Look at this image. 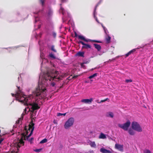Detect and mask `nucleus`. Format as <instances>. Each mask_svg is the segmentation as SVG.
<instances>
[{
    "label": "nucleus",
    "mask_w": 153,
    "mask_h": 153,
    "mask_svg": "<svg viewBox=\"0 0 153 153\" xmlns=\"http://www.w3.org/2000/svg\"><path fill=\"white\" fill-rule=\"evenodd\" d=\"M4 138H1L0 139V144L1 143L2 141L4 140Z\"/></svg>",
    "instance_id": "nucleus-38"
},
{
    "label": "nucleus",
    "mask_w": 153,
    "mask_h": 153,
    "mask_svg": "<svg viewBox=\"0 0 153 153\" xmlns=\"http://www.w3.org/2000/svg\"><path fill=\"white\" fill-rule=\"evenodd\" d=\"M78 36L77 34L76 33V32H75V37H76L77 36L78 37Z\"/></svg>",
    "instance_id": "nucleus-46"
},
{
    "label": "nucleus",
    "mask_w": 153,
    "mask_h": 153,
    "mask_svg": "<svg viewBox=\"0 0 153 153\" xmlns=\"http://www.w3.org/2000/svg\"><path fill=\"white\" fill-rule=\"evenodd\" d=\"M131 128L132 129L139 132L142 131V129L139 124L136 122H133L131 123Z\"/></svg>",
    "instance_id": "nucleus-5"
},
{
    "label": "nucleus",
    "mask_w": 153,
    "mask_h": 153,
    "mask_svg": "<svg viewBox=\"0 0 153 153\" xmlns=\"http://www.w3.org/2000/svg\"><path fill=\"white\" fill-rule=\"evenodd\" d=\"M78 43H81L82 45H83L84 46L82 47V48H83L90 49L91 48V46L90 45L86 44L82 41H79L78 42Z\"/></svg>",
    "instance_id": "nucleus-10"
},
{
    "label": "nucleus",
    "mask_w": 153,
    "mask_h": 153,
    "mask_svg": "<svg viewBox=\"0 0 153 153\" xmlns=\"http://www.w3.org/2000/svg\"><path fill=\"white\" fill-rule=\"evenodd\" d=\"M26 111V108H25V111Z\"/></svg>",
    "instance_id": "nucleus-55"
},
{
    "label": "nucleus",
    "mask_w": 153,
    "mask_h": 153,
    "mask_svg": "<svg viewBox=\"0 0 153 153\" xmlns=\"http://www.w3.org/2000/svg\"><path fill=\"white\" fill-rule=\"evenodd\" d=\"M20 120V119H19V120H18L16 121V124H18V123H19Z\"/></svg>",
    "instance_id": "nucleus-43"
},
{
    "label": "nucleus",
    "mask_w": 153,
    "mask_h": 153,
    "mask_svg": "<svg viewBox=\"0 0 153 153\" xmlns=\"http://www.w3.org/2000/svg\"><path fill=\"white\" fill-rule=\"evenodd\" d=\"M78 38L79 39L83 40L86 42H90V39H86L85 37L82 35H78Z\"/></svg>",
    "instance_id": "nucleus-13"
},
{
    "label": "nucleus",
    "mask_w": 153,
    "mask_h": 153,
    "mask_svg": "<svg viewBox=\"0 0 153 153\" xmlns=\"http://www.w3.org/2000/svg\"><path fill=\"white\" fill-rule=\"evenodd\" d=\"M130 54L129 53V52H128L127 53H126V57H127Z\"/></svg>",
    "instance_id": "nucleus-40"
},
{
    "label": "nucleus",
    "mask_w": 153,
    "mask_h": 153,
    "mask_svg": "<svg viewBox=\"0 0 153 153\" xmlns=\"http://www.w3.org/2000/svg\"><path fill=\"white\" fill-rule=\"evenodd\" d=\"M46 89H43L42 91H45V90H46Z\"/></svg>",
    "instance_id": "nucleus-50"
},
{
    "label": "nucleus",
    "mask_w": 153,
    "mask_h": 153,
    "mask_svg": "<svg viewBox=\"0 0 153 153\" xmlns=\"http://www.w3.org/2000/svg\"><path fill=\"white\" fill-rule=\"evenodd\" d=\"M111 37L108 35L107 37L105 38V40L107 43H109L110 42Z\"/></svg>",
    "instance_id": "nucleus-16"
},
{
    "label": "nucleus",
    "mask_w": 153,
    "mask_h": 153,
    "mask_svg": "<svg viewBox=\"0 0 153 153\" xmlns=\"http://www.w3.org/2000/svg\"><path fill=\"white\" fill-rule=\"evenodd\" d=\"M53 123H56L55 122V121H53Z\"/></svg>",
    "instance_id": "nucleus-54"
},
{
    "label": "nucleus",
    "mask_w": 153,
    "mask_h": 153,
    "mask_svg": "<svg viewBox=\"0 0 153 153\" xmlns=\"http://www.w3.org/2000/svg\"><path fill=\"white\" fill-rule=\"evenodd\" d=\"M51 49L52 51H53L55 53H56L57 52V51L55 49V46L54 45H52L51 46Z\"/></svg>",
    "instance_id": "nucleus-23"
},
{
    "label": "nucleus",
    "mask_w": 153,
    "mask_h": 153,
    "mask_svg": "<svg viewBox=\"0 0 153 153\" xmlns=\"http://www.w3.org/2000/svg\"><path fill=\"white\" fill-rule=\"evenodd\" d=\"M115 148L120 152H123V145H121L119 144L116 143L115 144Z\"/></svg>",
    "instance_id": "nucleus-9"
},
{
    "label": "nucleus",
    "mask_w": 153,
    "mask_h": 153,
    "mask_svg": "<svg viewBox=\"0 0 153 153\" xmlns=\"http://www.w3.org/2000/svg\"><path fill=\"white\" fill-rule=\"evenodd\" d=\"M34 13L37 14V13Z\"/></svg>",
    "instance_id": "nucleus-56"
},
{
    "label": "nucleus",
    "mask_w": 153,
    "mask_h": 153,
    "mask_svg": "<svg viewBox=\"0 0 153 153\" xmlns=\"http://www.w3.org/2000/svg\"><path fill=\"white\" fill-rule=\"evenodd\" d=\"M100 151L102 153H112V152L109 150L105 149L104 148L100 149Z\"/></svg>",
    "instance_id": "nucleus-12"
},
{
    "label": "nucleus",
    "mask_w": 153,
    "mask_h": 153,
    "mask_svg": "<svg viewBox=\"0 0 153 153\" xmlns=\"http://www.w3.org/2000/svg\"><path fill=\"white\" fill-rule=\"evenodd\" d=\"M53 14V12L51 9H49L48 11V16H51Z\"/></svg>",
    "instance_id": "nucleus-20"
},
{
    "label": "nucleus",
    "mask_w": 153,
    "mask_h": 153,
    "mask_svg": "<svg viewBox=\"0 0 153 153\" xmlns=\"http://www.w3.org/2000/svg\"><path fill=\"white\" fill-rule=\"evenodd\" d=\"M39 19V18L38 17H35V22H37Z\"/></svg>",
    "instance_id": "nucleus-39"
},
{
    "label": "nucleus",
    "mask_w": 153,
    "mask_h": 153,
    "mask_svg": "<svg viewBox=\"0 0 153 153\" xmlns=\"http://www.w3.org/2000/svg\"><path fill=\"white\" fill-rule=\"evenodd\" d=\"M104 31H105V33L107 34V29L106 28V29H104Z\"/></svg>",
    "instance_id": "nucleus-44"
},
{
    "label": "nucleus",
    "mask_w": 153,
    "mask_h": 153,
    "mask_svg": "<svg viewBox=\"0 0 153 153\" xmlns=\"http://www.w3.org/2000/svg\"><path fill=\"white\" fill-rule=\"evenodd\" d=\"M76 108L78 109H80L81 108Z\"/></svg>",
    "instance_id": "nucleus-53"
},
{
    "label": "nucleus",
    "mask_w": 153,
    "mask_h": 153,
    "mask_svg": "<svg viewBox=\"0 0 153 153\" xmlns=\"http://www.w3.org/2000/svg\"><path fill=\"white\" fill-rule=\"evenodd\" d=\"M144 153H152L151 151L149 149H145L143 151Z\"/></svg>",
    "instance_id": "nucleus-30"
},
{
    "label": "nucleus",
    "mask_w": 153,
    "mask_h": 153,
    "mask_svg": "<svg viewBox=\"0 0 153 153\" xmlns=\"http://www.w3.org/2000/svg\"><path fill=\"white\" fill-rule=\"evenodd\" d=\"M102 26L103 27L104 29H106L105 27L104 26L102 25Z\"/></svg>",
    "instance_id": "nucleus-49"
},
{
    "label": "nucleus",
    "mask_w": 153,
    "mask_h": 153,
    "mask_svg": "<svg viewBox=\"0 0 153 153\" xmlns=\"http://www.w3.org/2000/svg\"><path fill=\"white\" fill-rule=\"evenodd\" d=\"M130 124V121L128 120L123 124H118V126L119 127L123 129L124 130L127 131Z\"/></svg>",
    "instance_id": "nucleus-6"
},
{
    "label": "nucleus",
    "mask_w": 153,
    "mask_h": 153,
    "mask_svg": "<svg viewBox=\"0 0 153 153\" xmlns=\"http://www.w3.org/2000/svg\"><path fill=\"white\" fill-rule=\"evenodd\" d=\"M70 76H69V77H68V79L69 80H70L71 79H69V78H70Z\"/></svg>",
    "instance_id": "nucleus-52"
},
{
    "label": "nucleus",
    "mask_w": 153,
    "mask_h": 153,
    "mask_svg": "<svg viewBox=\"0 0 153 153\" xmlns=\"http://www.w3.org/2000/svg\"><path fill=\"white\" fill-rule=\"evenodd\" d=\"M39 2L42 6H43L45 4V0H39Z\"/></svg>",
    "instance_id": "nucleus-29"
},
{
    "label": "nucleus",
    "mask_w": 153,
    "mask_h": 153,
    "mask_svg": "<svg viewBox=\"0 0 153 153\" xmlns=\"http://www.w3.org/2000/svg\"><path fill=\"white\" fill-rule=\"evenodd\" d=\"M94 45L95 48L97 49L98 51H100L101 49V47L99 45L94 44Z\"/></svg>",
    "instance_id": "nucleus-14"
},
{
    "label": "nucleus",
    "mask_w": 153,
    "mask_h": 153,
    "mask_svg": "<svg viewBox=\"0 0 153 153\" xmlns=\"http://www.w3.org/2000/svg\"><path fill=\"white\" fill-rule=\"evenodd\" d=\"M53 35L54 37H55L56 36V34L55 32H53Z\"/></svg>",
    "instance_id": "nucleus-41"
},
{
    "label": "nucleus",
    "mask_w": 153,
    "mask_h": 153,
    "mask_svg": "<svg viewBox=\"0 0 153 153\" xmlns=\"http://www.w3.org/2000/svg\"><path fill=\"white\" fill-rule=\"evenodd\" d=\"M106 116L108 117H110L111 118H113L114 117V114L112 112H109L107 113Z\"/></svg>",
    "instance_id": "nucleus-18"
},
{
    "label": "nucleus",
    "mask_w": 153,
    "mask_h": 153,
    "mask_svg": "<svg viewBox=\"0 0 153 153\" xmlns=\"http://www.w3.org/2000/svg\"><path fill=\"white\" fill-rule=\"evenodd\" d=\"M93 101L92 98H90V99H84L81 100V102H82L86 104H91L92 101Z\"/></svg>",
    "instance_id": "nucleus-11"
},
{
    "label": "nucleus",
    "mask_w": 153,
    "mask_h": 153,
    "mask_svg": "<svg viewBox=\"0 0 153 153\" xmlns=\"http://www.w3.org/2000/svg\"><path fill=\"white\" fill-rule=\"evenodd\" d=\"M66 114V113H65L64 114H62V113H59L57 114V116H60L63 115V116H65V115Z\"/></svg>",
    "instance_id": "nucleus-31"
},
{
    "label": "nucleus",
    "mask_w": 153,
    "mask_h": 153,
    "mask_svg": "<svg viewBox=\"0 0 153 153\" xmlns=\"http://www.w3.org/2000/svg\"><path fill=\"white\" fill-rule=\"evenodd\" d=\"M132 81L131 79H126V82L127 83H128L129 82H131Z\"/></svg>",
    "instance_id": "nucleus-35"
},
{
    "label": "nucleus",
    "mask_w": 153,
    "mask_h": 153,
    "mask_svg": "<svg viewBox=\"0 0 153 153\" xmlns=\"http://www.w3.org/2000/svg\"><path fill=\"white\" fill-rule=\"evenodd\" d=\"M62 4H60V5L61 6ZM59 12L62 13L63 15L65 13V10L61 6L59 10Z\"/></svg>",
    "instance_id": "nucleus-22"
},
{
    "label": "nucleus",
    "mask_w": 153,
    "mask_h": 153,
    "mask_svg": "<svg viewBox=\"0 0 153 153\" xmlns=\"http://www.w3.org/2000/svg\"><path fill=\"white\" fill-rule=\"evenodd\" d=\"M97 73L94 74L93 75L90 76L88 77V78L89 79H91L94 78V77L96 76H97Z\"/></svg>",
    "instance_id": "nucleus-25"
},
{
    "label": "nucleus",
    "mask_w": 153,
    "mask_h": 153,
    "mask_svg": "<svg viewBox=\"0 0 153 153\" xmlns=\"http://www.w3.org/2000/svg\"><path fill=\"white\" fill-rule=\"evenodd\" d=\"M99 137L100 138L105 139L106 137L105 135L104 134L101 133Z\"/></svg>",
    "instance_id": "nucleus-24"
},
{
    "label": "nucleus",
    "mask_w": 153,
    "mask_h": 153,
    "mask_svg": "<svg viewBox=\"0 0 153 153\" xmlns=\"http://www.w3.org/2000/svg\"><path fill=\"white\" fill-rule=\"evenodd\" d=\"M55 85V83L54 82H52L51 83V85L52 87H54Z\"/></svg>",
    "instance_id": "nucleus-37"
},
{
    "label": "nucleus",
    "mask_w": 153,
    "mask_h": 153,
    "mask_svg": "<svg viewBox=\"0 0 153 153\" xmlns=\"http://www.w3.org/2000/svg\"><path fill=\"white\" fill-rule=\"evenodd\" d=\"M108 99V98H106V99H105V100H101L100 102L99 103H100V102H105V101H106Z\"/></svg>",
    "instance_id": "nucleus-36"
},
{
    "label": "nucleus",
    "mask_w": 153,
    "mask_h": 153,
    "mask_svg": "<svg viewBox=\"0 0 153 153\" xmlns=\"http://www.w3.org/2000/svg\"><path fill=\"white\" fill-rule=\"evenodd\" d=\"M44 78L46 80L51 81L54 79H57L56 81H59L62 79V77L59 75V72L52 69L49 71H48L47 73L44 74Z\"/></svg>",
    "instance_id": "nucleus-2"
},
{
    "label": "nucleus",
    "mask_w": 153,
    "mask_h": 153,
    "mask_svg": "<svg viewBox=\"0 0 153 153\" xmlns=\"http://www.w3.org/2000/svg\"><path fill=\"white\" fill-rule=\"evenodd\" d=\"M42 92V90L39 88H36L35 91L33 93V95L34 96L38 97L41 95V93Z\"/></svg>",
    "instance_id": "nucleus-8"
},
{
    "label": "nucleus",
    "mask_w": 153,
    "mask_h": 153,
    "mask_svg": "<svg viewBox=\"0 0 153 153\" xmlns=\"http://www.w3.org/2000/svg\"><path fill=\"white\" fill-rule=\"evenodd\" d=\"M78 75H76V76H74L72 77V78L74 79L75 78L77 77L78 76Z\"/></svg>",
    "instance_id": "nucleus-42"
},
{
    "label": "nucleus",
    "mask_w": 153,
    "mask_h": 153,
    "mask_svg": "<svg viewBox=\"0 0 153 153\" xmlns=\"http://www.w3.org/2000/svg\"><path fill=\"white\" fill-rule=\"evenodd\" d=\"M90 146L92 147L95 148L96 146V145L95 143L94 142L90 141V143L89 144Z\"/></svg>",
    "instance_id": "nucleus-17"
},
{
    "label": "nucleus",
    "mask_w": 153,
    "mask_h": 153,
    "mask_svg": "<svg viewBox=\"0 0 153 153\" xmlns=\"http://www.w3.org/2000/svg\"><path fill=\"white\" fill-rule=\"evenodd\" d=\"M90 42H95L98 43H101L102 42L100 41H97V40H91L90 39Z\"/></svg>",
    "instance_id": "nucleus-28"
},
{
    "label": "nucleus",
    "mask_w": 153,
    "mask_h": 153,
    "mask_svg": "<svg viewBox=\"0 0 153 153\" xmlns=\"http://www.w3.org/2000/svg\"><path fill=\"white\" fill-rule=\"evenodd\" d=\"M34 124L32 121L29 124L28 127L25 126L24 129L25 132H26V133L25 134V133H23L21 134V137L17 145V148L24 145V142L23 141V140H28V138L32 134L34 128Z\"/></svg>",
    "instance_id": "nucleus-1"
},
{
    "label": "nucleus",
    "mask_w": 153,
    "mask_h": 153,
    "mask_svg": "<svg viewBox=\"0 0 153 153\" xmlns=\"http://www.w3.org/2000/svg\"><path fill=\"white\" fill-rule=\"evenodd\" d=\"M74 120L73 118L71 117L69 118L65 122L64 125L65 128L67 129L72 126L74 123Z\"/></svg>",
    "instance_id": "nucleus-7"
},
{
    "label": "nucleus",
    "mask_w": 153,
    "mask_h": 153,
    "mask_svg": "<svg viewBox=\"0 0 153 153\" xmlns=\"http://www.w3.org/2000/svg\"><path fill=\"white\" fill-rule=\"evenodd\" d=\"M47 139H46V138H45L44 139H43V140H42L40 142V143H46L47 142Z\"/></svg>",
    "instance_id": "nucleus-27"
},
{
    "label": "nucleus",
    "mask_w": 153,
    "mask_h": 153,
    "mask_svg": "<svg viewBox=\"0 0 153 153\" xmlns=\"http://www.w3.org/2000/svg\"><path fill=\"white\" fill-rule=\"evenodd\" d=\"M41 27V25H39L38 26L39 28Z\"/></svg>",
    "instance_id": "nucleus-51"
},
{
    "label": "nucleus",
    "mask_w": 153,
    "mask_h": 153,
    "mask_svg": "<svg viewBox=\"0 0 153 153\" xmlns=\"http://www.w3.org/2000/svg\"><path fill=\"white\" fill-rule=\"evenodd\" d=\"M18 90V91L16 93V97L17 100L20 102H23L25 105L27 106L28 105V102H30V100L31 98L30 97H27L24 96H22L20 94L21 91L20 89V87L17 86Z\"/></svg>",
    "instance_id": "nucleus-3"
},
{
    "label": "nucleus",
    "mask_w": 153,
    "mask_h": 153,
    "mask_svg": "<svg viewBox=\"0 0 153 153\" xmlns=\"http://www.w3.org/2000/svg\"><path fill=\"white\" fill-rule=\"evenodd\" d=\"M136 50V49H134L133 50H131V51H130L129 52V53L131 54V53H133V52H134Z\"/></svg>",
    "instance_id": "nucleus-33"
},
{
    "label": "nucleus",
    "mask_w": 153,
    "mask_h": 153,
    "mask_svg": "<svg viewBox=\"0 0 153 153\" xmlns=\"http://www.w3.org/2000/svg\"><path fill=\"white\" fill-rule=\"evenodd\" d=\"M49 56L52 58H53L54 59H56V57L52 53H50L49 55Z\"/></svg>",
    "instance_id": "nucleus-26"
},
{
    "label": "nucleus",
    "mask_w": 153,
    "mask_h": 153,
    "mask_svg": "<svg viewBox=\"0 0 153 153\" xmlns=\"http://www.w3.org/2000/svg\"><path fill=\"white\" fill-rule=\"evenodd\" d=\"M38 101H36L35 102L30 103V101L28 102V105H30L31 107L29 108V110L31 109L30 111L33 113L34 111L38 110L40 108V106L39 105Z\"/></svg>",
    "instance_id": "nucleus-4"
},
{
    "label": "nucleus",
    "mask_w": 153,
    "mask_h": 153,
    "mask_svg": "<svg viewBox=\"0 0 153 153\" xmlns=\"http://www.w3.org/2000/svg\"><path fill=\"white\" fill-rule=\"evenodd\" d=\"M11 94V95H12V96L13 97H14V96H15H15H16V94H12V93Z\"/></svg>",
    "instance_id": "nucleus-48"
},
{
    "label": "nucleus",
    "mask_w": 153,
    "mask_h": 153,
    "mask_svg": "<svg viewBox=\"0 0 153 153\" xmlns=\"http://www.w3.org/2000/svg\"><path fill=\"white\" fill-rule=\"evenodd\" d=\"M97 6V5H96L95 8L94 10V17L95 19H96V21H97V22L98 23H99V21L98 20L97 18L95 16V15L96 10Z\"/></svg>",
    "instance_id": "nucleus-15"
},
{
    "label": "nucleus",
    "mask_w": 153,
    "mask_h": 153,
    "mask_svg": "<svg viewBox=\"0 0 153 153\" xmlns=\"http://www.w3.org/2000/svg\"><path fill=\"white\" fill-rule=\"evenodd\" d=\"M81 67L84 68V69H85V66L84 65V63H82L81 64Z\"/></svg>",
    "instance_id": "nucleus-34"
},
{
    "label": "nucleus",
    "mask_w": 153,
    "mask_h": 153,
    "mask_svg": "<svg viewBox=\"0 0 153 153\" xmlns=\"http://www.w3.org/2000/svg\"><path fill=\"white\" fill-rule=\"evenodd\" d=\"M84 53L83 52H79L77 53L76 55L84 57Z\"/></svg>",
    "instance_id": "nucleus-19"
},
{
    "label": "nucleus",
    "mask_w": 153,
    "mask_h": 153,
    "mask_svg": "<svg viewBox=\"0 0 153 153\" xmlns=\"http://www.w3.org/2000/svg\"><path fill=\"white\" fill-rule=\"evenodd\" d=\"M33 140V137H31V139L29 140V141L30 142L31 141H32Z\"/></svg>",
    "instance_id": "nucleus-45"
},
{
    "label": "nucleus",
    "mask_w": 153,
    "mask_h": 153,
    "mask_svg": "<svg viewBox=\"0 0 153 153\" xmlns=\"http://www.w3.org/2000/svg\"><path fill=\"white\" fill-rule=\"evenodd\" d=\"M129 134L131 135H134L135 134L134 131L131 129H129L128 131Z\"/></svg>",
    "instance_id": "nucleus-21"
},
{
    "label": "nucleus",
    "mask_w": 153,
    "mask_h": 153,
    "mask_svg": "<svg viewBox=\"0 0 153 153\" xmlns=\"http://www.w3.org/2000/svg\"><path fill=\"white\" fill-rule=\"evenodd\" d=\"M42 150V149H36L34 150V151L35 152H40Z\"/></svg>",
    "instance_id": "nucleus-32"
},
{
    "label": "nucleus",
    "mask_w": 153,
    "mask_h": 153,
    "mask_svg": "<svg viewBox=\"0 0 153 153\" xmlns=\"http://www.w3.org/2000/svg\"><path fill=\"white\" fill-rule=\"evenodd\" d=\"M62 2H64L66 1V0H61Z\"/></svg>",
    "instance_id": "nucleus-47"
}]
</instances>
